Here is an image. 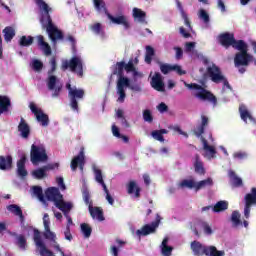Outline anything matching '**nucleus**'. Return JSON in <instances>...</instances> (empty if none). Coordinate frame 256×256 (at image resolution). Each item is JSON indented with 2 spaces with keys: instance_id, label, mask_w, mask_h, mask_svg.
Wrapping results in <instances>:
<instances>
[{
  "instance_id": "nucleus-6",
  "label": "nucleus",
  "mask_w": 256,
  "mask_h": 256,
  "mask_svg": "<svg viewBox=\"0 0 256 256\" xmlns=\"http://www.w3.org/2000/svg\"><path fill=\"white\" fill-rule=\"evenodd\" d=\"M66 89L68 90V98L70 100V107L73 111H79V100L84 99L85 90L78 89L77 87H72L71 83L66 84Z\"/></svg>"
},
{
  "instance_id": "nucleus-61",
  "label": "nucleus",
  "mask_w": 256,
  "mask_h": 256,
  "mask_svg": "<svg viewBox=\"0 0 256 256\" xmlns=\"http://www.w3.org/2000/svg\"><path fill=\"white\" fill-rule=\"evenodd\" d=\"M193 49H195V42H186L185 44L186 53H191Z\"/></svg>"
},
{
  "instance_id": "nucleus-40",
  "label": "nucleus",
  "mask_w": 256,
  "mask_h": 256,
  "mask_svg": "<svg viewBox=\"0 0 256 256\" xmlns=\"http://www.w3.org/2000/svg\"><path fill=\"white\" fill-rule=\"evenodd\" d=\"M35 41V37L33 36H22L19 40L20 47H31L33 42Z\"/></svg>"
},
{
  "instance_id": "nucleus-19",
  "label": "nucleus",
  "mask_w": 256,
  "mask_h": 256,
  "mask_svg": "<svg viewBox=\"0 0 256 256\" xmlns=\"http://www.w3.org/2000/svg\"><path fill=\"white\" fill-rule=\"evenodd\" d=\"M45 195L48 201H53L56 205V203H59L60 200L63 199V195L59 191V188L56 187H50L45 191Z\"/></svg>"
},
{
  "instance_id": "nucleus-57",
  "label": "nucleus",
  "mask_w": 256,
  "mask_h": 256,
  "mask_svg": "<svg viewBox=\"0 0 256 256\" xmlns=\"http://www.w3.org/2000/svg\"><path fill=\"white\" fill-rule=\"evenodd\" d=\"M172 71H175L178 75H186L187 72L181 68V66L175 64L172 65Z\"/></svg>"
},
{
  "instance_id": "nucleus-54",
  "label": "nucleus",
  "mask_w": 256,
  "mask_h": 256,
  "mask_svg": "<svg viewBox=\"0 0 256 256\" xmlns=\"http://www.w3.org/2000/svg\"><path fill=\"white\" fill-rule=\"evenodd\" d=\"M32 69L34 71H41L43 69V62L41 60H34L32 62Z\"/></svg>"
},
{
  "instance_id": "nucleus-43",
  "label": "nucleus",
  "mask_w": 256,
  "mask_h": 256,
  "mask_svg": "<svg viewBox=\"0 0 256 256\" xmlns=\"http://www.w3.org/2000/svg\"><path fill=\"white\" fill-rule=\"evenodd\" d=\"M94 7L97 11L101 12L103 11L105 15L109 13V10H107V4H105L104 0H93Z\"/></svg>"
},
{
  "instance_id": "nucleus-52",
  "label": "nucleus",
  "mask_w": 256,
  "mask_h": 256,
  "mask_svg": "<svg viewBox=\"0 0 256 256\" xmlns=\"http://www.w3.org/2000/svg\"><path fill=\"white\" fill-rule=\"evenodd\" d=\"M173 65L169 64H161L160 65V71L163 73V75H167L170 71H172Z\"/></svg>"
},
{
  "instance_id": "nucleus-16",
  "label": "nucleus",
  "mask_w": 256,
  "mask_h": 256,
  "mask_svg": "<svg viewBox=\"0 0 256 256\" xmlns=\"http://www.w3.org/2000/svg\"><path fill=\"white\" fill-rule=\"evenodd\" d=\"M161 223V216L159 214H156V220L151 223V225L146 224L144 225L141 230H137V235H143L144 237L147 235H151V233H155L157 227H159V224Z\"/></svg>"
},
{
  "instance_id": "nucleus-37",
  "label": "nucleus",
  "mask_w": 256,
  "mask_h": 256,
  "mask_svg": "<svg viewBox=\"0 0 256 256\" xmlns=\"http://www.w3.org/2000/svg\"><path fill=\"white\" fill-rule=\"evenodd\" d=\"M167 133H169L167 129H160V130L152 131L151 135L153 139H156V141H160L161 143H163V141H165V138L163 137V135H167Z\"/></svg>"
},
{
  "instance_id": "nucleus-64",
  "label": "nucleus",
  "mask_w": 256,
  "mask_h": 256,
  "mask_svg": "<svg viewBox=\"0 0 256 256\" xmlns=\"http://www.w3.org/2000/svg\"><path fill=\"white\" fill-rule=\"evenodd\" d=\"M203 229H204V233L206 235H212L213 234V229H211V226H209V224L203 223Z\"/></svg>"
},
{
  "instance_id": "nucleus-15",
  "label": "nucleus",
  "mask_w": 256,
  "mask_h": 256,
  "mask_svg": "<svg viewBox=\"0 0 256 256\" xmlns=\"http://www.w3.org/2000/svg\"><path fill=\"white\" fill-rule=\"evenodd\" d=\"M208 76L210 77L213 83L219 84L224 79L225 75L221 71L219 66L212 64L210 67L207 68Z\"/></svg>"
},
{
  "instance_id": "nucleus-33",
  "label": "nucleus",
  "mask_w": 256,
  "mask_h": 256,
  "mask_svg": "<svg viewBox=\"0 0 256 256\" xmlns=\"http://www.w3.org/2000/svg\"><path fill=\"white\" fill-rule=\"evenodd\" d=\"M93 171L96 183H99V185L102 186L103 191H107V185L105 184V180H103V172L101 171V169L94 167Z\"/></svg>"
},
{
  "instance_id": "nucleus-46",
  "label": "nucleus",
  "mask_w": 256,
  "mask_h": 256,
  "mask_svg": "<svg viewBox=\"0 0 256 256\" xmlns=\"http://www.w3.org/2000/svg\"><path fill=\"white\" fill-rule=\"evenodd\" d=\"M201 141L203 143L204 151H206L210 155H215V153H217V150H215V147L209 145V142H207V139H205L204 137H201Z\"/></svg>"
},
{
  "instance_id": "nucleus-30",
  "label": "nucleus",
  "mask_w": 256,
  "mask_h": 256,
  "mask_svg": "<svg viewBox=\"0 0 256 256\" xmlns=\"http://www.w3.org/2000/svg\"><path fill=\"white\" fill-rule=\"evenodd\" d=\"M10 235H12V237H16V245L19 249H22V251L27 249V238H25V235H18L16 232H10Z\"/></svg>"
},
{
  "instance_id": "nucleus-29",
  "label": "nucleus",
  "mask_w": 256,
  "mask_h": 256,
  "mask_svg": "<svg viewBox=\"0 0 256 256\" xmlns=\"http://www.w3.org/2000/svg\"><path fill=\"white\" fill-rule=\"evenodd\" d=\"M11 107V99L9 96L0 95V115L7 113Z\"/></svg>"
},
{
  "instance_id": "nucleus-59",
  "label": "nucleus",
  "mask_w": 256,
  "mask_h": 256,
  "mask_svg": "<svg viewBox=\"0 0 256 256\" xmlns=\"http://www.w3.org/2000/svg\"><path fill=\"white\" fill-rule=\"evenodd\" d=\"M157 109L160 113H165L167 111H169V106H167V104H165L164 102L160 103L158 106H157Z\"/></svg>"
},
{
  "instance_id": "nucleus-13",
  "label": "nucleus",
  "mask_w": 256,
  "mask_h": 256,
  "mask_svg": "<svg viewBox=\"0 0 256 256\" xmlns=\"http://www.w3.org/2000/svg\"><path fill=\"white\" fill-rule=\"evenodd\" d=\"M131 81L129 78L125 76H119L117 80V93L119 95L118 102L119 103H125V97H127V94H125V87H130Z\"/></svg>"
},
{
  "instance_id": "nucleus-24",
  "label": "nucleus",
  "mask_w": 256,
  "mask_h": 256,
  "mask_svg": "<svg viewBox=\"0 0 256 256\" xmlns=\"http://www.w3.org/2000/svg\"><path fill=\"white\" fill-rule=\"evenodd\" d=\"M36 40H37L38 47H40V49L43 51L44 55L49 57V55H51V53H52V50H51V46L49 45V43H47L45 41V37L43 35H38V36H36Z\"/></svg>"
},
{
  "instance_id": "nucleus-50",
  "label": "nucleus",
  "mask_w": 256,
  "mask_h": 256,
  "mask_svg": "<svg viewBox=\"0 0 256 256\" xmlns=\"http://www.w3.org/2000/svg\"><path fill=\"white\" fill-rule=\"evenodd\" d=\"M80 227L84 237H86V239H89V237H91V233H93V229L91 228V226H89V224L87 223H82Z\"/></svg>"
},
{
  "instance_id": "nucleus-35",
  "label": "nucleus",
  "mask_w": 256,
  "mask_h": 256,
  "mask_svg": "<svg viewBox=\"0 0 256 256\" xmlns=\"http://www.w3.org/2000/svg\"><path fill=\"white\" fill-rule=\"evenodd\" d=\"M239 113H240V117H241L242 121H244V123H247V119H249L250 121H253V116L247 109V106H245L244 104H241L239 106Z\"/></svg>"
},
{
  "instance_id": "nucleus-17",
  "label": "nucleus",
  "mask_w": 256,
  "mask_h": 256,
  "mask_svg": "<svg viewBox=\"0 0 256 256\" xmlns=\"http://www.w3.org/2000/svg\"><path fill=\"white\" fill-rule=\"evenodd\" d=\"M70 167L72 171H77V168L83 171L85 167V148H81L79 154L71 160Z\"/></svg>"
},
{
  "instance_id": "nucleus-21",
  "label": "nucleus",
  "mask_w": 256,
  "mask_h": 256,
  "mask_svg": "<svg viewBox=\"0 0 256 256\" xmlns=\"http://www.w3.org/2000/svg\"><path fill=\"white\" fill-rule=\"evenodd\" d=\"M151 86L156 91H160V92L165 91V84L163 83V76H161V73L155 72L151 80Z\"/></svg>"
},
{
  "instance_id": "nucleus-60",
  "label": "nucleus",
  "mask_w": 256,
  "mask_h": 256,
  "mask_svg": "<svg viewBox=\"0 0 256 256\" xmlns=\"http://www.w3.org/2000/svg\"><path fill=\"white\" fill-rule=\"evenodd\" d=\"M174 51H176V59L178 61L183 59V49L181 47H174Z\"/></svg>"
},
{
  "instance_id": "nucleus-49",
  "label": "nucleus",
  "mask_w": 256,
  "mask_h": 256,
  "mask_svg": "<svg viewBox=\"0 0 256 256\" xmlns=\"http://www.w3.org/2000/svg\"><path fill=\"white\" fill-rule=\"evenodd\" d=\"M33 193L38 197L41 203H45V195L43 194V188H41V186H34Z\"/></svg>"
},
{
  "instance_id": "nucleus-5",
  "label": "nucleus",
  "mask_w": 256,
  "mask_h": 256,
  "mask_svg": "<svg viewBox=\"0 0 256 256\" xmlns=\"http://www.w3.org/2000/svg\"><path fill=\"white\" fill-rule=\"evenodd\" d=\"M189 89H195L197 92L194 93V97L196 99H200V101H209V103H212L214 107L217 105V97L211 93V91L203 88V86L197 84V83H192L188 84Z\"/></svg>"
},
{
  "instance_id": "nucleus-47",
  "label": "nucleus",
  "mask_w": 256,
  "mask_h": 256,
  "mask_svg": "<svg viewBox=\"0 0 256 256\" xmlns=\"http://www.w3.org/2000/svg\"><path fill=\"white\" fill-rule=\"evenodd\" d=\"M231 222L233 227H239V225H241V214L239 213V211L232 212Z\"/></svg>"
},
{
  "instance_id": "nucleus-42",
  "label": "nucleus",
  "mask_w": 256,
  "mask_h": 256,
  "mask_svg": "<svg viewBox=\"0 0 256 256\" xmlns=\"http://www.w3.org/2000/svg\"><path fill=\"white\" fill-rule=\"evenodd\" d=\"M212 185H213L212 178L201 180L199 182H196V191H201V189H205V187H212Z\"/></svg>"
},
{
  "instance_id": "nucleus-12",
  "label": "nucleus",
  "mask_w": 256,
  "mask_h": 256,
  "mask_svg": "<svg viewBox=\"0 0 256 256\" xmlns=\"http://www.w3.org/2000/svg\"><path fill=\"white\" fill-rule=\"evenodd\" d=\"M244 217L245 219H249L251 215V207L256 205V188H251L250 193H247L244 197Z\"/></svg>"
},
{
  "instance_id": "nucleus-1",
  "label": "nucleus",
  "mask_w": 256,
  "mask_h": 256,
  "mask_svg": "<svg viewBox=\"0 0 256 256\" xmlns=\"http://www.w3.org/2000/svg\"><path fill=\"white\" fill-rule=\"evenodd\" d=\"M39 7L43 9V13L41 14L40 23L43 29H46L48 33L49 39H51L52 43H57V41H61L63 39V32L53 24V19H51V15L49 11L51 8L48 4L43 0H39Z\"/></svg>"
},
{
  "instance_id": "nucleus-11",
  "label": "nucleus",
  "mask_w": 256,
  "mask_h": 256,
  "mask_svg": "<svg viewBox=\"0 0 256 256\" xmlns=\"http://www.w3.org/2000/svg\"><path fill=\"white\" fill-rule=\"evenodd\" d=\"M33 239L36 247H39L40 249V255L41 256H55L53 251L49 250L47 246H45V243L43 242V239L41 238V231L39 229L34 228L33 229Z\"/></svg>"
},
{
  "instance_id": "nucleus-41",
  "label": "nucleus",
  "mask_w": 256,
  "mask_h": 256,
  "mask_svg": "<svg viewBox=\"0 0 256 256\" xmlns=\"http://www.w3.org/2000/svg\"><path fill=\"white\" fill-rule=\"evenodd\" d=\"M153 57H155V49L152 46H146L145 63L151 65Z\"/></svg>"
},
{
  "instance_id": "nucleus-8",
  "label": "nucleus",
  "mask_w": 256,
  "mask_h": 256,
  "mask_svg": "<svg viewBox=\"0 0 256 256\" xmlns=\"http://www.w3.org/2000/svg\"><path fill=\"white\" fill-rule=\"evenodd\" d=\"M70 69L72 73L78 75V77H83V60L79 56H74L70 61L65 60L62 63V71H67Z\"/></svg>"
},
{
  "instance_id": "nucleus-25",
  "label": "nucleus",
  "mask_w": 256,
  "mask_h": 256,
  "mask_svg": "<svg viewBox=\"0 0 256 256\" xmlns=\"http://www.w3.org/2000/svg\"><path fill=\"white\" fill-rule=\"evenodd\" d=\"M18 131L21 133V137L23 139H28L29 135H31V128L29 127V124L25 121L24 118H21L20 123L18 125Z\"/></svg>"
},
{
  "instance_id": "nucleus-31",
  "label": "nucleus",
  "mask_w": 256,
  "mask_h": 256,
  "mask_svg": "<svg viewBox=\"0 0 256 256\" xmlns=\"http://www.w3.org/2000/svg\"><path fill=\"white\" fill-rule=\"evenodd\" d=\"M201 119V125L197 126V128L194 130L196 137H201L203 133H205V128L209 125V118L207 116L202 115Z\"/></svg>"
},
{
  "instance_id": "nucleus-55",
  "label": "nucleus",
  "mask_w": 256,
  "mask_h": 256,
  "mask_svg": "<svg viewBox=\"0 0 256 256\" xmlns=\"http://www.w3.org/2000/svg\"><path fill=\"white\" fill-rule=\"evenodd\" d=\"M199 18L204 21V23H209V14L204 9H200Z\"/></svg>"
},
{
  "instance_id": "nucleus-28",
  "label": "nucleus",
  "mask_w": 256,
  "mask_h": 256,
  "mask_svg": "<svg viewBox=\"0 0 256 256\" xmlns=\"http://www.w3.org/2000/svg\"><path fill=\"white\" fill-rule=\"evenodd\" d=\"M57 209L62 211L64 215H69L71 209H73V204L71 202H65L63 198L58 201L56 204Z\"/></svg>"
},
{
  "instance_id": "nucleus-56",
  "label": "nucleus",
  "mask_w": 256,
  "mask_h": 256,
  "mask_svg": "<svg viewBox=\"0 0 256 256\" xmlns=\"http://www.w3.org/2000/svg\"><path fill=\"white\" fill-rule=\"evenodd\" d=\"M64 237L66 241H73V234H71V227L66 225V230L64 231Z\"/></svg>"
},
{
  "instance_id": "nucleus-9",
  "label": "nucleus",
  "mask_w": 256,
  "mask_h": 256,
  "mask_svg": "<svg viewBox=\"0 0 256 256\" xmlns=\"http://www.w3.org/2000/svg\"><path fill=\"white\" fill-rule=\"evenodd\" d=\"M134 63H139V56H136L135 58H130L128 63H125V61L117 62L112 71V75H117V77H124V70L126 71V73H131V71H133Z\"/></svg>"
},
{
  "instance_id": "nucleus-18",
  "label": "nucleus",
  "mask_w": 256,
  "mask_h": 256,
  "mask_svg": "<svg viewBox=\"0 0 256 256\" xmlns=\"http://www.w3.org/2000/svg\"><path fill=\"white\" fill-rule=\"evenodd\" d=\"M47 87L49 91H54L52 97H59L63 86H57V76L50 75L47 80Z\"/></svg>"
},
{
  "instance_id": "nucleus-23",
  "label": "nucleus",
  "mask_w": 256,
  "mask_h": 256,
  "mask_svg": "<svg viewBox=\"0 0 256 256\" xmlns=\"http://www.w3.org/2000/svg\"><path fill=\"white\" fill-rule=\"evenodd\" d=\"M13 169V156H0V170L11 171Z\"/></svg>"
},
{
  "instance_id": "nucleus-45",
  "label": "nucleus",
  "mask_w": 256,
  "mask_h": 256,
  "mask_svg": "<svg viewBox=\"0 0 256 256\" xmlns=\"http://www.w3.org/2000/svg\"><path fill=\"white\" fill-rule=\"evenodd\" d=\"M32 175L35 177V179H43L44 177H47V167L43 166L34 170Z\"/></svg>"
},
{
  "instance_id": "nucleus-38",
  "label": "nucleus",
  "mask_w": 256,
  "mask_h": 256,
  "mask_svg": "<svg viewBox=\"0 0 256 256\" xmlns=\"http://www.w3.org/2000/svg\"><path fill=\"white\" fill-rule=\"evenodd\" d=\"M4 33V39L7 43H9L10 41H13V37H15V28L11 27V26H7L5 27V29L3 30Z\"/></svg>"
},
{
  "instance_id": "nucleus-62",
  "label": "nucleus",
  "mask_w": 256,
  "mask_h": 256,
  "mask_svg": "<svg viewBox=\"0 0 256 256\" xmlns=\"http://www.w3.org/2000/svg\"><path fill=\"white\" fill-rule=\"evenodd\" d=\"M104 193H106V200L110 205H113L115 203V200L113 199V196L109 193V189L106 187V190H104Z\"/></svg>"
},
{
  "instance_id": "nucleus-22",
  "label": "nucleus",
  "mask_w": 256,
  "mask_h": 256,
  "mask_svg": "<svg viewBox=\"0 0 256 256\" xmlns=\"http://www.w3.org/2000/svg\"><path fill=\"white\" fill-rule=\"evenodd\" d=\"M106 17H108V19H110L111 22L114 23V25H123L124 29H129V27H131L129 21H127V17L123 15L114 17L113 15H111V13L108 12L106 14Z\"/></svg>"
},
{
  "instance_id": "nucleus-51",
  "label": "nucleus",
  "mask_w": 256,
  "mask_h": 256,
  "mask_svg": "<svg viewBox=\"0 0 256 256\" xmlns=\"http://www.w3.org/2000/svg\"><path fill=\"white\" fill-rule=\"evenodd\" d=\"M143 119L146 123H151L153 121V114H151V110L146 109L143 111Z\"/></svg>"
},
{
  "instance_id": "nucleus-58",
  "label": "nucleus",
  "mask_w": 256,
  "mask_h": 256,
  "mask_svg": "<svg viewBox=\"0 0 256 256\" xmlns=\"http://www.w3.org/2000/svg\"><path fill=\"white\" fill-rule=\"evenodd\" d=\"M91 30L96 33V35H101V23H95L92 25Z\"/></svg>"
},
{
  "instance_id": "nucleus-14",
  "label": "nucleus",
  "mask_w": 256,
  "mask_h": 256,
  "mask_svg": "<svg viewBox=\"0 0 256 256\" xmlns=\"http://www.w3.org/2000/svg\"><path fill=\"white\" fill-rule=\"evenodd\" d=\"M29 109L43 127H47L49 125V116L43 113V110H41V108H38L34 102H30Z\"/></svg>"
},
{
  "instance_id": "nucleus-34",
  "label": "nucleus",
  "mask_w": 256,
  "mask_h": 256,
  "mask_svg": "<svg viewBox=\"0 0 256 256\" xmlns=\"http://www.w3.org/2000/svg\"><path fill=\"white\" fill-rule=\"evenodd\" d=\"M229 209V202L220 200L213 207L212 211L214 213H223V211H227Z\"/></svg>"
},
{
  "instance_id": "nucleus-48",
  "label": "nucleus",
  "mask_w": 256,
  "mask_h": 256,
  "mask_svg": "<svg viewBox=\"0 0 256 256\" xmlns=\"http://www.w3.org/2000/svg\"><path fill=\"white\" fill-rule=\"evenodd\" d=\"M180 187L182 189H185V187H186L187 189H195L196 190V182H195V180L184 179L180 182Z\"/></svg>"
},
{
  "instance_id": "nucleus-7",
  "label": "nucleus",
  "mask_w": 256,
  "mask_h": 256,
  "mask_svg": "<svg viewBox=\"0 0 256 256\" xmlns=\"http://www.w3.org/2000/svg\"><path fill=\"white\" fill-rule=\"evenodd\" d=\"M49 160V156L47 155V150L45 146L40 145L37 146L32 144L30 151V161L33 165H37L38 163H45Z\"/></svg>"
},
{
  "instance_id": "nucleus-4",
  "label": "nucleus",
  "mask_w": 256,
  "mask_h": 256,
  "mask_svg": "<svg viewBox=\"0 0 256 256\" xmlns=\"http://www.w3.org/2000/svg\"><path fill=\"white\" fill-rule=\"evenodd\" d=\"M83 201L88 205L89 213L92 219H97L98 221H105V216H103V209L99 207H93V200H91V194L88 188H83L82 190Z\"/></svg>"
},
{
  "instance_id": "nucleus-3",
  "label": "nucleus",
  "mask_w": 256,
  "mask_h": 256,
  "mask_svg": "<svg viewBox=\"0 0 256 256\" xmlns=\"http://www.w3.org/2000/svg\"><path fill=\"white\" fill-rule=\"evenodd\" d=\"M191 249L195 256H225V251L217 250L215 246H203L199 241L191 242Z\"/></svg>"
},
{
  "instance_id": "nucleus-39",
  "label": "nucleus",
  "mask_w": 256,
  "mask_h": 256,
  "mask_svg": "<svg viewBox=\"0 0 256 256\" xmlns=\"http://www.w3.org/2000/svg\"><path fill=\"white\" fill-rule=\"evenodd\" d=\"M230 181H232V184L234 187H242L243 186V180L237 176L235 171L231 170L229 172Z\"/></svg>"
},
{
  "instance_id": "nucleus-27",
  "label": "nucleus",
  "mask_w": 256,
  "mask_h": 256,
  "mask_svg": "<svg viewBox=\"0 0 256 256\" xmlns=\"http://www.w3.org/2000/svg\"><path fill=\"white\" fill-rule=\"evenodd\" d=\"M127 193L128 195H135L139 199L141 197V187L137 185V182L132 180L127 185Z\"/></svg>"
},
{
  "instance_id": "nucleus-63",
  "label": "nucleus",
  "mask_w": 256,
  "mask_h": 256,
  "mask_svg": "<svg viewBox=\"0 0 256 256\" xmlns=\"http://www.w3.org/2000/svg\"><path fill=\"white\" fill-rule=\"evenodd\" d=\"M172 251H173V247L171 246L162 247V253L165 256H171Z\"/></svg>"
},
{
  "instance_id": "nucleus-53",
  "label": "nucleus",
  "mask_w": 256,
  "mask_h": 256,
  "mask_svg": "<svg viewBox=\"0 0 256 256\" xmlns=\"http://www.w3.org/2000/svg\"><path fill=\"white\" fill-rule=\"evenodd\" d=\"M181 17L184 21V25L191 31L193 27L191 26V20H189V16L186 13L181 14Z\"/></svg>"
},
{
  "instance_id": "nucleus-10",
  "label": "nucleus",
  "mask_w": 256,
  "mask_h": 256,
  "mask_svg": "<svg viewBox=\"0 0 256 256\" xmlns=\"http://www.w3.org/2000/svg\"><path fill=\"white\" fill-rule=\"evenodd\" d=\"M244 42V40H236L234 33L224 32L218 36V43H220V45L225 49H229V47L237 49V46Z\"/></svg>"
},
{
  "instance_id": "nucleus-44",
  "label": "nucleus",
  "mask_w": 256,
  "mask_h": 256,
  "mask_svg": "<svg viewBox=\"0 0 256 256\" xmlns=\"http://www.w3.org/2000/svg\"><path fill=\"white\" fill-rule=\"evenodd\" d=\"M7 209L10 211V213H14L17 217H20V219H24L23 210H21V207H19L17 204L8 205Z\"/></svg>"
},
{
  "instance_id": "nucleus-26",
  "label": "nucleus",
  "mask_w": 256,
  "mask_h": 256,
  "mask_svg": "<svg viewBox=\"0 0 256 256\" xmlns=\"http://www.w3.org/2000/svg\"><path fill=\"white\" fill-rule=\"evenodd\" d=\"M25 163H27V156L23 155L17 162V175L19 177H27L28 172L25 169Z\"/></svg>"
},
{
  "instance_id": "nucleus-36",
  "label": "nucleus",
  "mask_w": 256,
  "mask_h": 256,
  "mask_svg": "<svg viewBox=\"0 0 256 256\" xmlns=\"http://www.w3.org/2000/svg\"><path fill=\"white\" fill-rule=\"evenodd\" d=\"M133 17L134 19H138L140 23H146L145 19L147 17V13L139 8H133Z\"/></svg>"
},
{
  "instance_id": "nucleus-2",
  "label": "nucleus",
  "mask_w": 256,
  "mask_h": 256,
  "mask_svg": "<svg viewBox=\"0 0 256 256\" xmlns=\"http://www.w3.org/2000/svg\"><path fill=\"white\" fill-rule=\"evenodd\" d=\"M236 51H239L234 56L235 67H249V63L253 61V55L249 54V46L244 42H240L236 46Z\"/></svg>"
},
{
  "instance_id": "nucleus-32",
  "label": "nucleus",
  "mask_w": 256,
  "mask_h": 256,
  "mask_svg": "<svg viewBox=\"0 0 256 256\" xmlns=\"http://www.w3.org/2000/svg\"><path fill=\"white\" fill-rule=\"evenodd\" d=\"M194 171L198 175H205V166H203V161H201L199 154L195 155Z\"/></svg>"
},
{
  "instance_id": "nucleus-20",
  "label": "nucleus",
  "mask_w": 256,
  "mask_h": 256,
  "mask_svg": "<svg viewBox=\"0 0 256 256\" xmlns=\"http://www.w3.org/2000/svg\"><path fill=\"white\" fill-rule=\"evenodd\" d=\"M43 223H44V229H45V233H44L45 239H49L53 243H57L56 241L57 236L55 235L54 232H51V228L49 227V223H50L49 214H44Z\"/></svg>"
}]
</instances>
